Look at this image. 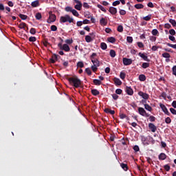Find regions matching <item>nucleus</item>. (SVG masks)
<instances>
[{
	"label": "nucleus",
	"instance_id": "11",
	"mask_svg": "<svg viewBox=\"0 0 176 176\" xmlns=\"http://www.w3.org/2000/svg\"><path fill=\"white\" fill-rule=\"evenodd\" d=\"M125 91L128 94V96H133V94H134V91H133L131 87H126Z\"/></svg>",
	"mask_w": 176,
	"mask_h": 176
},
{
	"label": "nucleus",
	"instance_id": "40",
	"mask_svg": "<svg viewBox=\"0 0 176 176\" xmlns=\"http://www.w3.org/2000/svg\"><path fill=\"white\" fill-rule=\"evenodd\" d=\"M169 23H170V24H172L173 27H176V21L174 19H169Z\"/></svg>",
	"mask_w": 176,
	"mask_h": 176
},
{
	"label": "nucleus",
	"instance_id": "7",
	"mask_svg": "<svg viewBox=\"0 0 176 176\" xmlns=\"http://www.w3.org/2000/svg\"><path fill=\"white\" fill-rule=\"evenodd\" d=\"M56 14H51L47 21V23H48V24H50V23H54V21H56Z\"/></svg>",
	"mask_w": 176,
	"mask_h": 176
},
{
	"label": "nucleus",
	"instance_id": "44",
	"mask_svg": "<svg viewBox=\"0 0 176 176\" xmlns=\"http://www.w3.org/2000/svg\"><path fill=\"white\" fill-rule=\"evenodd\" d=\"M85 17H87V19H91V14L89 12H85Z\"/></svg>",
	"mask_w": 176,
	"mask_h": 176
},
{
	"label": "nucleus",
	"instance_id": "57",
	"mask_svg": "<svg viewBox=\"0 0 176 176\" xmlns=\"http://www.w3.org/2000/svg\"><path fill=\"white\" fill-rule=\"evenodd\" d=\"M112 5H113V6H118V5H120V1H116L113 2Z\"/></svg>",
	"mask_w": 176,
	"mask_h": 176
},
{
	"label": "nucleus",
	"instance_id": "14",
	"mask_svg": "<svg viewBox=\"0 0 176 176\" xmlns=\"http://www.w3.org/2000/svg\"><path fill=\"white\" fill-rule=\"evenodd\" d=\"M109 11L111 14H116L118 13V9L114 7H110Z\"/></svg>",
	"mask_w": 176,
	"mask_h": 176
},
{
	"label": "nucleus",
	"instance_id": "39",
	"mask_svg": "<svg viewBox=\"0 0 176 176\" xmlns=\"http://www.w3.org/2000/svg\"><path fill=\"white\" fill-rule=\"evenodd\" d=\"M129 142V140L128 139H124V138H122V140H121V144H122V145H127V142Z\"/></svg>",
	"mask_w": 176,
	"mask_h": 176
},
{
	"label": "nucleus",
	"instance_id": "22",
	"mask_svg": "<svg viewBox=\"0 0 176 176\" xmlns=\"http://www.w3.org/2000/svg\"><path fill=\"white\" fill-rule=\"evenodd\" d=\"M108 42H109L110 43H115V42H116V38H115V37H109L107 38Z\"/></svg>",
	"mask_w": 176,
	"mask_h": 176
},
{
	"label": "nucleus",
	"instance_id": "4",
	"mask_svg": "<svg viewBox=\"0 0 176 176\" xmlns=\"http://www.w3.org/2000/svg\"><path fill=\"white\" fill-rule=\"evenodd\" d=\"M138 113L141 115V116H144V118H149L150 114L146 113V111L142 107L138 108Z\"/></svg>",
	"mask_w": 176,
	"mask_h": 176
},
{
	"label": "nucleus",
	"instance_id": "12",
	"mask_svg": "<svg viewBox=\"0 0 176 176\" xmlns=\"http://www.w3.org/2000/svg\"><path fill=\"white\" fill-rule=\"evenodd\" d=\"M138 56H140V57H141L142 58H143V60L144 61H151V60L149 58H148V56L146 55H145V54H142L141 52H139Z\"/></svg>",
	"mask_w": 176,
	"mask_h": 176
},
{
	"label": "nucleus",
	"instance_id": "51",
	"mask_svg": "<svg viewBox=\"0 0 176 176\" xmlns=\"http://www.w3.org/2000/svg\"><path fill=\"white\" fill-rule=\"evenodd\" d=\"M165 122L166 123V124H170V123H171V118H170V117H167L165 119Z\"/></svg>",
	"mask_w": 176,
	"mask_h": 176
},
{
	"label": "nucleus",
	"instance_id": "41",
	"mask_svg": "<svg viewBox=\"0 0 176 176\" xmlns=\"http://www.w3.org/2000/svg\"><path fill=\"white\" fill-rule=\"evenodd\" d=\"M65 12H72V10H74V8L72 7L67 6L65 8Z\"/></svg>",
	"mask_w": 176,
	"mask_h": 176
},
{
	"label": "nucleus",
	"instance_id": "28",
	"mask_svg": "<svg viewBox=\"0 0 176 176\" xmlns=\"http://www.w3.org/2000/svg\"><path fill=\"white\" fill-rule=\"evenodd\" d=\"M135 9H144V6L142 3H138L135 6Z\"/></svg>",
	"mask_w": 176,
	"mask_h": 176
},
{
	"label": "nucleus",
	"instance_id": "38",
	"mask_svg": "<svg viewBox=\"0 0 176 176\" xmlns=\"http://www.w3.org/2000/svg\"><path fill=\"white\" fill-rule=\"evenodd\" d=\"M151 34L154 36H156V35H157V34H159V31L157 30V29H154L152 30Z\"/></svg>",
	"mask_w": 176,
	"mask_h": 176
},
{
	"label": "nucleus",
	"instance_id": "13",
	"mask_svg": "<svg viewBox=\"0 0 176 176\" xmlns=\"http://www.w3.org/2000/svg\"><path fill=\"white\" fill-rule=\"evenodd\" d=\"M159 160H166L167 159V155L164 153H161L158 156Z\"/></svg>",
	"mask_w": 176,
	"mask_h": 176
},
{
	"label": "nucleus",
	"instance_id": "2",
	"mask_svg": "<svg viewBox=\"0 0 176 176\" xmlns=\"http://www.w3.org/2000/svg\"><path fill=\"white\" fill-rule=\"evenodd\" d=\"M74 23V18H71V16L68 14H66L63 16H60V23Z\"/></svg>",
	"mask_w": 176,
	"mask_h": 176
},
{
	"label": "nucleus",
	"instance_id": "46",
	"mask_svg": "<svg viewBox=\"0 0 176 176\" xmlns=\"http://www.w3.org/2000/svg\"><path fill=\"white\" fill-rule=\"evenodd\" d=\"M29 41L30 42H36V37H35V36H30L29 38Z\"/></svg>",
	"mask_w": 176,
	"mask_h": 176
},
{
	"label": "nucleus",
	"instance_id": "20",
	"mask_svg": "<svg viewBox=\"0 0 176 176\" xmlns=\"http://www.w3.org/2000/svg\"><path fill=\"white\" fill-rule=\"evenodd\" d=\"M25 27H27V23L24 22H21L19 25V28H21V30H25Z\"/></svg>",
	"mask_w": 176,
	"mask_h": 176
},
{
	"label": "nucleus",
	"instance_id": "37",
	"mask_svg": "<svg viewBox=\"0 0 176 176\" xmlns=\"http://www.w3.org/2000/svg\"><path fill=\"white\" fill-rule=\"evenodd\" d=\"M19 17L20 19H21V20H27V19L28 18V16L24 15L23 14H19Z\"/></svg>",
	"mask_w": 176,
	"mask_h": 176
},
{
	"label": "nucleus",
	"instance_id": "60",
	"mask_svg": "<svg viewBox=\"0 0 176 176\" xmlns=\"http://www.w3.org/2000/svg\"><path fill=\"white\" fill-rule=\"evenodd\" d=\"M51 31H57V26L54 25H52L51 26Z\"/></svg>",
	"mask_w": 176,
	"mask_h": 176
},
{
	"label": "nucleus",
	"instance_id": "24",
	"mask_svg": "<svg viewBox=\"0 0 176 176\" xmlns=\"http://www.w3.org/2000/svg\"><path fill=\"white\" fill-rule=\"evenodd\" d=\"M91 94H93V96H98L100 91H98L96 89H91Z\"/></svg>",
	"mask_w": 176,
	"mask_h": 176
},
{
	"label": "nucleus",
	"instance_id": "10",
	"mask_svg": "<svg viewBox=\"0 0 176 176\" xmlns=\"http://www.w3.org/2000/svg\"><path fill=\"white\" fill-rule=\"evenodd\" d=\"M138 96L143 98L144 100H148L149 98V94L144 93L143 91H141L138 92Z\"/></svg>",
	"mask_w": 176,
	"mask_h": 176
},
{
	"label": "nucleus",
	"instance_id": "48",
	"mask_svg": "<svg viewBox=\"0 0 176 176\" xmlns=\"http://www.w3.org/2000/svg\"><path fill=\"white\" fill-rule=\"evenodd\" d=\"M85 72L87 74V75H89V76L91 75V70L89 67L85 69Z\"/></svg>",
	"mask_w": 176,
	"mask_h": 176
},
{
	"label": "nucleus",
	"instance_id": "43",
	"mask_svg": "<svg viewBox=\"0 0 176 176\" xmlns=\"http://www.w3.org/2000/svg\"><path fill=\"white\" fill-rule=\"evenodd\" d=\"M30 34H32V35H35V34H36V29L32 28L30 30Z\"/></svg>",
	"mask_w": 176,
	"mask_h": 176
},
{
	"label": "nucleus",
	"instance_id": "36",
	"mask_svg": "<svg viewBox=\"0 0 176 176\" xmlns=\"http://www.w3.org/2000/svg\"><path fill=\"white\" fill-rule=\"evenodd\" d=\"M162 57H164V58H170L171 56L168 53L164 52L162 54Z\"/></svg>",
	"mask_w": 176,
	"mask_h": 176
},
{
	"label": "nucleus",
	"instance_id": "61",
	"mask_svg": "<svg viewBox=\"0 0 176 176\" xmlns=\"http://www.w3.org/2000/svg\"><path fill=\"white\" fill-rule=\"evenodd\" d=\"M122 93H123V91L122 89H117L116 90V94H122Z\"/></svg>",
	"mask_w": 176,
	"mask_h": 176
},
{
	"label": "nucleus",
	"instance_id": "19",
	"mask_svg": "<svg viewBox=\"0 0 176 176\" xmlns=\"http://www.w3.org/2000/svg\"><path fill=\"white\" fill-rule=\"evenodd\" d=\"M139 80H140V82H145L146 80V76L144 74H140L139 76Z\"/></svg>",
	"mask_w": 176,
	"mask_h": 176
},
{
	"label": "nucleus",
	"instance_id": "17",
	"mask_svg": "<svg viewBox=\"0 0 176 176\" xmlns=\"http://www.w3.org/2000/svg\"><path fill=\"white\" fill-rule=\"evenodd\" d=\"M100 25H107V24H108V21L105 19V18H102L100 20Z\"/></svg>",
	"mask_w": 176,
	"mask_h": 176
},
{
	"label": "nucleus",
	"instance_id": "21",
	"mask_svg": "<svg viewBox=\"0 0 176 176\" xmlns=\"http://www.w3.org/2000/svg\"><path fill=\"white\" fill-rule=\"evenodd\" d=\"M120 166L122 167V168L124 171H127V170H129V166H127L126 164L122 163V164H120Z\"/></svg>",
	"mask_w": 176,
	"mask_h": 176
},
{
	"label": "nucleus",
	"instance_id": "52",
	"mask_svg": "<svg viewBox=\"0 0 176 176\" xmlns=\"http://www.w3.org/2000/svg\"><path fill=\"white\" fill-rule=\"evenodd\" d=\"M148 118L150 122H155L156 120V118L153 116H149Z\"/></svg>",
	"mask_w": 176,
	"mask_h": 176
},
{
	"label": "nucleus",
	"instance_id": "62",
	"mask_svg": "<svg viewBox=\"0 0 176 176\" xmlns=\"http://www.w3.org/2000/svg\"><path fill=\"white\" fill-rule=\"evenodd\" d=\"M133 150L135 152H138L140 151V147L138 145L133 146Z\"/></svg>",
	"mask_w": 176,
	"mask_h": 176
},
{
	"label": "nucleus",
	"instance_id": "1",
	"mask_svg": "<svg viewBox=\"0 0 176 176\" xmlns=\"http://www.w3.org/2000/svg\"><path fill=\"white\" fill-rule=\"evenodd\" d=\"M68 81L69 82L70 85L74 86V87H76V89L80 87L82 85V80H80V79H79V78H78L76 76L69 78Z\"/></svg>",
	"mask_w": 176,
	"mask_h": 176
},
{
	"label": "nucleus",
	"instance_id": "53",
	"mask_svg": "<svg viewBox=\"0 0 176 176\" xmlns=\"http://www.w3.org/2000/svg\"><path fill=\"white\" fill-rule=\"evenodd\" d=\"M82 6L85 9H90V6H89V3H87V2L83 3Z\"/></svg>",
	"mask_w": 176,
	"mask_h": 176
},
{
	"label": "nucleus",
	"instance_id": "18",
	"mask_svg": "<svg viewBox=\"0 0 176 176\" xmlns=\"http://www.w3.org/2000/svg\"><path fill=\"white\" fill-rule=\"evenodd\" d=\"M114 83L116 86H120L122 85V81L120 80V79H119L118 78H115Z\"/></svg>",
	"mask_w": 176,
	"mask_h": 176
},
{
	"label": "nucleus",
	"instance_id": "63",
	"mask_svg": "<svg viewBox=\"0 0 176 176\" xmlns=\"http://www.w3.org/2000/svg\"><path fill=\"white\" fill-rule=\"evenodd\" d=\"M170 111L171 112V113H173V115H176V110L174 108H170Z\"/></svg>",
	"mask_w": 176,
	"mask_h": 176
},
{
	"label": "nucleus",
	"instance_id": "59",
	"mask_svg": "<svg viewBox=\"0 0 176 176\" xmlns=\"http://www.w3.org/2000/svg\"><path fill=\"white\" fill-rule=\"evenodd\" d=\"M169 34H170V35H175V34H176L175 30L174 29H170V30H169Z\"/></svg>",
	"mask_w": 176,
	"mask_h": 176
},
{
	"label": "nucleus",
	"instance_id": "35",
	"mask_svg": "<svg viewBox=\"0 0 176 176\" xmlns=\"http://www.w3.org/2000/svg\"><path fill=\"white\" fill-rule=\"evenodd\" d=\"M35 17L36 20H41V19H42V14H41V12H37L35 15Z\"/></svg>",
	"mask_w": 176,
	"mask_h": 176
},
{
	"label": "nucleus",
	"instance_id": "58",
	"mask_svg": "<svg viewBox=\"0 0 176 176\" xmlns=\"http://www.w3.org/2000/svg\"><path fill=\"white\" fill-rule=\"evenodd\" d=\"M172 71H173V75H175V76H176V65L173 67Z\"/></svg>",
	"mask_w": 176,
	"mask_h": 176
},
{
	"label": "nucleus",
	"instance_id": "25",
	"mask_svg": "<svg viewBox=\"0 0 176 176\" xmlns=\"http://www.w3.org/2000/svg\"><path fill=\"white\" fill-rule=\"evenodd\" d=\"M151 19H152V14H148L146 16H144L143 17V20H144L145 21H151Z\"/></svg>",
	"mask_w": 176,
	"mask_h": 176
},
{
	"label": "nucleus",
	"instance_id": "45",
	"mask_svg": "<svg viewBox=\"0 0 176 176\" xmlns=\"http://www.w3.org/2000/svg\"><path fill=\"white\" fill-rule=\"evenodd\" d=\"M126 41L128 43H133V37L132 36H127Z\"/></svg>",
	"mask_w": 176,
	"mask_h": 176
},
{
	"label": "nucleus",
	"instance_id": "26",
	"mask_svg": "<svg viewBox=\"0 0 176 176\" xmlns=\"http://www.w3.org/2000/svg\"><path fill=\"white\" fill-rule=\"evenodd\" d=\"M144 108L145 109H146V111H148L149 112H152V107H151L149 104H145Z\"/></svg>",
	"mask_w": 176,
	"mask_h": 176
},
{
	"label": "nucleus",
	"instance_id": "30",
	"mask_svg": "<svg viewBox=\"0 0 176 176\" xmlns=\"http://www.w3.org/2000/svg\"><path fill=\"white\" fill-rule=\"evenodd\" d=\"M110 56H111V57H112L113 58L114 57H116V52H115V50H110Z\"/></svg>",
	"mask_w": 176,
	"mask_h": 176
},
{
	"label": "nucleus",
	"instance_id": "50",
	"mask_svg": "<svg viewBox=\"0 0 176 176\" xmlns=\"http://www.w3.org/2000/svg\"><path fill=\"white\" fill-rule=\"evenodd\" d=\"M117 31H118V32H122L123 31V25H118L117 28Z\"/></svg>",
	"mask_w": 176,
	"mask_h": 176
},
{
	"label": "nucleus",
	"instance_id": "6",
	"mask_svg": "<svg viewBox=\"0 0 176 176\" xmlns=\"http://www.w3.org/2000/svg\"><path fill=\"white\" fill-rule=\"evenodd\" d=\"M124 65H131L133 60L131 58H123L122 59Z\"/></svg>",
	"mask_w": 176,
	"mask_h": 176
},
{
	"label": "nucleus",
	"instance_id": "8",
	"mask_svg": "<svg viewBox=\"0 0 176 176\" xmlns=\"http://www.w3.org/2000/svg\"><path fill=\"white\" fill-rule=\"evenodd\" d=\"M74 1L76 3H79V4H76L74 6L75 9H76V10H81L82 6H83V4H82V2H80V1H79V0H74Z\"/></svg>",
	"mask_w": 176,
	"mask_h": 176
},
{
	"label": "nucleus",
	"instance_id": "47",
	"mask_svg": "<svg viewBox=\"0 0 176 176\" xmlns=\"http://www.w3.org/2000/svg\"><path fill=\"white\" fill-rule=\"evenodd\" d=\"M65 42L66 45H71L73 43L74 41L72 39H67Z\"/></svg>",
	"mask_w": 176,
	"mask_h": 176
},
{
	"label": "nucleus",
	"instance_id": "56",
	"mask_svg": "<svg viewBox=\"0 0 176 176\" xmlns=\"http://www.w3.org/2000/svg\"><path fill=\"white\" fill-rule=\"evenodd\" d=\"M167 46H169V47H172L173 49H176V44H171V43H167Z\"/></svg>",
	"mask_w": 176,
	"mask_h": 176
},
{
	"label": "nucleus",
	"instance_id": "15",
	"mask_svg": "<svg viewBox=\"0 0 176 176\" xmlns=\"http://www.w3.org/2000/svg\"><path fill=\"white\" fill-rule=\"evenodd\" d=\"M91 63H93L95 67H100V61L97 58H92Z\"/></svg>",
	"mask_w": 176,
	"mask_h": 176
},
{
	"label": "nucleus",
	"instance_id": "49",
	"mask_svg": "<svg viewBox=\"0 0 176 176\" xmlns=\"http://www.w3.org/2000/svg\"><path fill=\"white\" fill-rule=\"evenodd\" d=\"M141 141H142V144H145V142H146V138L144 135H142Z\"/></svg>",
	"mask_w": 176,
	"mask_h": 176
},
{
	"label": "nucleus",
	"instance_id": "3",
	"mask_svg": "<svg viewBox=\"0 0 176 176\" xmlns=\"http://www.w3.org/2000/svg\"><path fill=\"white\" fill-rule=\"evenodd\" d=\"M58 47H59L60 50H64V52H71V48L68 44L61 45L60 43L58 44Z\"/></svg>",
	"mask_w": 176,
	"mask_h": 176
},
{
	"label": "nucleus",
	"instance_id": "42",
	"mask_svg": "<svg viewBox=\"0 0 176 176\" xmlns=\"http://www.w3.org/2000/svg\"><path fill=\"white\" fill-rule=\"evenodd\" d=\"M120 78L122 80L125 79L126 78V73L121 72L120 74Z\"/></svg>",
	"mask_w": 176,
	"mask_h": 176
},
{
	"label": "nucleus",
	"instance_id": "29",
	"mask_svg": "<svg viewBox=\"0 0 176 176\" xmlns=\"http://www.w3.org/2000/svg\"><path fill=\"white\" fill-rule=\"evenodd\" d=\"M94 85H96V86H100L101 85V80H100L98 79H94Z\"/></svg>",
	"mask_w": 176,
	"mask_h": 176
},
{
	"label": "nucleus",
	"instance_id": "32",
	"mask_svg": "<svg viewBox=\"0 0 176 176\" xmlns=\"http://www.w3.org/2000/svg\"><path fill=\"white\" fill-rule=\"evenodd\" d=\"M149 63H143L142 65V67L144 68V69L146 68H149Z\"/></svg>",
	"mask_w": 176,
	"mask_h": 176
},
{
	"label": "nucleus",
	"instance_id": "5",
	"mask_svg": "<svg viewBox=\"0 0 176 176\" xmlns=\"http://www.w3.org/2000/svg\"><path fill=\"white\" fill-rule=\"evenodd\" d=\"M160 107L162 111L165 113V115H167L168 116H170V111H168V109H167V107L164 104H160Z\"/></svg>",
	"mask_w": 176,
	"mask_h": 176
},
{
	"label": "nucleus",
	"instance_id": "27",
	"mask_svg": "<svg viewBox=\"0 0 176 176\" xmlns=\"http://www.w3.org/2000/svg\"><path fill=\"white\" fill-rule=\"evenodd\" d=\"M85 67V63L82 61H79L77 63V68H83Z\"/></svg>",
	"mask_w": 176,
	"mask_h": 176
},
{
	"label": "nucleus",
	"instance_id": "23",
	"mask_svg": "<svg viewBox=\"0 0 176 176\" xmlns=\"http://www.w3.org/2000/svg\"><path fill=\"white\" fill-rule=\"evenodd\" d=\"M100 47L102 50H107V49L108 48V46L107 45V43H100Z\"/></svg>",
	"mask_w": 176,
	"mask_h": 176
},
{
	"label": "nucleus",
	"instance_id": "31",
	"mask_svg": "<svg viewBox=\"0 0 176 176\" xmlns=\"http://www.w3.org/2000/svg\"><path fill=\"white\" fill-rule=\"evenodd\" d=\"M97 8H98V9H100L102 12H104V13H107V10L102 6L98 4Z\"/></svg>",
	"mask_w": 176,
	"mask_h": 176
},
{
	"label": "nucleus",
	"instance_id": "9",
	"mask_svg": "<svg viewBox=\"0 0 176 176\" xmlns=\"http://www.w3.org/2000/svg\"><path fill=\"white\" fill-rule=\"evenodd\" d=\"M148 129L152 133H156V130H157V127L153 123L148 124Z\"/></svg>",
	"mask_w": 176,
	"mask_h": 176
},
{
	"label": "nucleus",
	"instance_id": "16",
	"mask_svg": "<svg viewBox=\"0 0 176 176\" xmlns=\"http://www.w3.org/2000/svg\"><path fill=\"white\" fill-rule=\"evenodd\" d=\"M32 8H38L39 6V0H36L31 3Z\"/></svg>",
	"mask_w": 176,
	"mask_h": 176
},
{
	"label": "nucleus",
	"instance_id": "54",
	"mask_svg": "<svg viewBox=\"0 0 176 176\" xmlns=\"http://www.w3.org/2000/svg\"><path fill=\"white\" fill-rule=\"evenodd\" d=\"M164 168L166 171H170V168H171V167L168 164L164 165Z\"/></svg>",
	"mask_w": 176,
	"mask_h": 176
},
{
	"label": "nucleus",
	"instance_id": "55",
	"mask_svg": "<svg viewBox=\"0 0 176 176\" xmlns=\"http://www.w3.org/2000/svg\"><path fill=\"white\" fill-rule=\"evenodd\" d=\"M98 66H95V65L91 66V68L93 72H97V69H98Z\"/></svg>",
	"mask_w": 176,
	"mask_h": 176
},
{
	"label": "nucleus",
	"instance_id": "33",
	"mask_svg": "<svg viewBox=\"0 0 176 176\" xmlns=\"http://www.w3.org/2000/svg\"><path fill=\"white\" fill-rule=\"evenodd\" d=\"M85 41L86 42H87V43H90V42H91V41H93V39H91V37L89 35H87L85 36Z\"/></svg>",
	"mask_w": 176,
	"mask_h": 176
},
{
	"label": "nucleus",
	"instance_id": "34",
	"mask_svg": "<svg viewBox=\"0 0 176 176\" xmlns=\"http://www.w3.org/2000/svg\"><path fill=\"white\" fill-rule=\"evenodd\" d=\"M72 13L74 16H76V17H79V12H78L76 10L73 9V10L72 11Z\"/></svg>",
	"mask_w": 176,
	"mask_h": 176
},
{
	"label": "nucleus",
	"instance_id": "64",
	"mask_svg": "<svg viewBox=\"0 0 176 176\" xmlns=\"http://www.w3.org/2000/svg\"><path fill=\"white\" fill-rule=\"evenodd\" d=\"M138 47H140V49H142V47H144V43H141V42H138Z\"/></svg>",
	"mask_w": 176,
	"mask_h": 176
}]
</instances>
